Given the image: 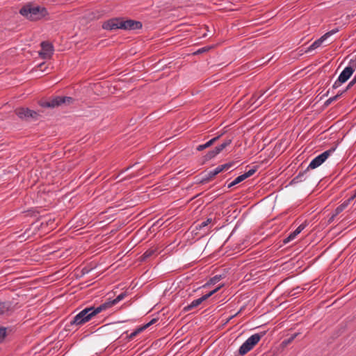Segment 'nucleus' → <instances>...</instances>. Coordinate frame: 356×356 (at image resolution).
<instances>
[{
    "label": "nucleus",
    "mask_w": 356,
    "mask_h": 356,
    "mask_svg": "<svg viewBox=\"0 0 356 356\" xmlns=\"http://www.w3.org/2000/svg\"><path fill=\"white\" fill-rule=\"evenodd\" d=\"M102 311V307L100 305L97 307H90L85 308L74 316L70 323L71 325H81L88 322L92 317Z\"/></svg>",
    "instance_id": "nucleus-1"
},
{
    "label": "nucleus",
    "mask_w": 356,
    "mask_h": 356,
    "mask_svg": "<svg viewBox=\"0 0 356 356\" xmlns=\"http://www.w3.org/2000/svg\"><path fill=\"white\" fill-rule=\"evenodd\" d=\"M336 149V147H331L327 151H325L320 155L315 157L309 163L307 168L303 171L299 172V174L293 179L292 182L298 183L302 181V177L306 175L309 169H315L320 166Z\"/></svg>",
    "instance_id": "nucleus-2"
},
{
    "label": "nucleus",
    "mask_w": 356,
    "mask_h": 356,
    "mask_svg": "<svg viewBox=\"0 0 356 356\" xmlns=\"http://www.w3.org/2000/svg\"><path fill=\"white\" fill-rule=\"evenodd\" d=\"M356 68V56L351 59L348 65L341 72L338 79L334 83L332 88H339L342 83L346 82Z\"/></svg>",
    "instance_id": "nucleus-3"
},
{
    "label": "nucleus",
    "mask_w": 356,
    "mask_h": 356,
    "mask_svg": "<svg viewBox=\"0 0 356 356\" xmlns=\"http://www.w3.org/2000/svg\"><path fill=\"white\" fill-rule=\"evenodd\" d=\"M43 10L44 8L41 9L39 6H26L21 8L19 13L27 19L35 21L43 16Z\"/></svg>",
    "instance_id": "nucleus-4"
},
{
    "label": "nucleus",
    "mask_w": 356,
    "mask_h": 356,
    "mask_svg": "<svg viewBox=\"0 0 356 356\" xmlns=\"http://www.w3.org/2000/svg\"><path fill=\"white\" fill-rule=\"evenodd\" d=\"M74 99L70 97H55L52 99L46 102V107L55 108L62 104H70Z\"/></svg>",
    "instance_id": "nucleus-5"
},
{
    "label": "nucleus",
    "mask_w": 356,
    "mask_h": 356,
    "mask_svg": "<svg viewBox=\"0 0 356 356\" xmlns=\"http://www.w3.org/2000/svg\"><path fill=\"white\" fill-rule=\"evenodd\" d=\"M15 113L20 119L27 121L31 119H36L38 115L37 112L24 107L17 108Z\"/></svg>",
    "instance_id": "nucleus-6"
},
{
    "label": "nucleus",
    "mask_w": 356,
    "mask_h": 356,
    "mask_svg": "<svg viewBox=\"0 0 356 356\" xmlns=\"http://www.w3.org/2000/svg\"><path fill=\"white\" fill-rule=\"evenodd\" d=\"M339 31L338 29H332L326 33H325L323 35H322L319 39L314 41L305 51L306 53L314 50L318 47H320L323 42H325L330 36L334 35V33H337Z\"/></svg>",
    "instance_id": "nucleus-7"
},
{
    "label": "nucleus",
    "mask_w": 356,
    "mask_h": 356,
    "mask_svg": "<svg viewBox=\"0 0 356 356\" xmlns=\"http://www.w3.org/2000/svg\"><path fill=\"white\" fill-rule=\"evenodd\" d=\"M121 29L124 30H137L140 29L143 26L142 23L139 21L133 19L123 20L121 19Z\"/></svg>",
    "instance_id": "nucleus-8"
},
{
    "label": "nucleus",
    "mask_w": 356,
    "mask_h": 356,
    "mask_svg": "<svg viewBox=\"0 0 356 356\" xmlns=\"http://www.w3.org/2000/svg\"><path fill=\"white\" fill-rule=\"evenodd\" d=\"M232 143V139H227L225 142H223L221 145L215 147L213 150L209 151L205 156L204 160L209 161L216 155H218L222 150H223L226 147H227Z\"/></svg>",
    "instance_id": "nucleus-9"
},
{
    "label": "nucleus",
    "mask_w": 356,
    "mask_h": 356,
    "mask_svg": "<svg viewBox=\"0 0 356 356\" xmlns=\"http://www.w3.org/2000/svg\"><path fill=\"white\" fill-rule=\"evenodd\" d=\"M121 19L120 18H113L106 22H104L102 24V28L105 30H115L120 29H121Z\"/></svg>",
    "instance_id": "nucleus-10"
},
{
    "label": "nucleus",
    "mask_w": 356,
    "mask_h": 356,
    "mask_svg": "<svg viewBox=\"0 0 356 356\" xmlns=\"http://www.w3.org/2000/svg\"><path fill=\"white\" fill-rule=\"evenodd\" d=\"M127 296L126 293H122L120 295H118L115 299L113 300H108L102 305H100L101 307H102V310H106L108 308L111 307L114 305L117 304L122 300H123Z\"/></svg>",
    "instance_id": "nucleus-11"
},
{
    "label": "nucleus",
    "mask_w": 356,
    "mask_h": 356,
    "mask_svg": "<svg viewBox=\"0 0 356 356\" xmlns=\"http://www.w3.org/2000/svg\"><path fill=\"white\" fill-rule=\"evenodd\" d=\"M264 335V333H256L250 336L249 338L247 339L245 341L248 342L252 347H254L261 339V337Z\"/></svg>",
    "instance_id": "nucleus-12"
},
{
    "label": "nucleus",
    "mask_w": 356,
    "mask_h": 356,
    "mask_svg": "<svg viewBox=\"0 0 356 356\" xmlns=\"http://www.w3.org/2000/svg\"><path fill=\"white\" fill-rule=\"evenodd\" d=\"M157 254L158 248L156 247H152L144 252L141 257V259L145 261L154 255H156Z\"/></svg>",
    "instance_id": "nucleus-13"
},
{
    "label": "nucleus",
    "mask_w": 356,
    "mask_h": 356,
    "mask_svg": "<svg viewBox=\"0 0 356 356\" xmlns=\"http://www.w3.org/2000/svg\"><path fill=\"white\" fill-rule=\"evenodd\" d=\"M220 136L219 135L216 137L213 138L212 139H211L210 140L207 142L205 144L198 145L196 149L197 151L200 152V151L205 149L206 148L209 147L213 144H214V143L216 142L220 138Z\"/></svg>",
    "instance_id": "nucleus-14"
},
{
    "label": "nucleus",
    "mask_w": 356,
    "mask_h": 356,
    "mask_svg": "<svg viewBox=\"0 0 356 356\" xmlns=\"http://www.w3.org/2000/svg\"><path fill=\"white\" fill-rule=\"evenodd\" d=\"M204 300H206L205 298L202 296L201 298H197L196 300H193L191 304H189L187 307H185V309L188 311L199 306L202 304Z\"/></svg>",
    "instance_id": "nucleus-15"
},
{
    "label": "nucleus",
    "mask_w": 356,
    "mask_h": 356,
    "mask_svg": "<svg viewBox=\"0 0 356 356\" xmlns=\"http://www.w3.org/2000/svg\"><path fill=\"white\" fill-rule=\"evenodd\" d=\"M252 348L253 347H252V346H250L248 342L245 341L239 348L238 353L241 355H244Z\"/></svg>",
    "instance_id": "nucleus-16"
},
{
    "label": "nucleus",
    "mask_w": 356,
    "mask_h": 356,
    "mask_svg": "<svg viewBox=\"0 0 356 356\" xmlns=\"http://www.w3.org/2000/svg\"><path fill=\"white\" fill-rule=\"evenodd\" d=\"M54 51V48L51 43L46 41V60L51 58Z\"/></svg>",
    "instance_id": "nucleus-17"
},
{
    "label": "nucleus",
    "mask_w": 356,
    "mask_h": 356,
    "mask_svg": "<svg viewBox=\"0 0 356 356\" xmlns=\"http://www.w3.org/2000/svg\"><path fill=\"white\" fill-rule=\"evenodd\" d=\"M223 277H225V275H216V276L213 277L212 278H211L209 280V281H208L204 285V286L205 287V286H207L211 285V284H215L216 283L218 282Z\"/></svg>",
    "instance_id": "nucleus-18"
},
{
    "label": "nucleus",
    "mask_w": 356,
    "mask_h": 356,
    "mask_svg": "<svg viewBox=\"0 0 356 356\" xmlns=\"http://www.w3.org/2000/svg\"><path fill=\"white\" fill-rule=\"evenodd\" d=\"M217 175H218V173H217V172H216V169H214L213 170H211L206 175L205 177L203 178V179L202 180V183L209 182Z\"/></svg>",
    "instance_id": "nucleus-19"
},
{
    "label": "nucleus",
    "mask_w": 356,
    "mask_h": 356,
    "mask_svg": "<svg viewBox=\"0 0 356 356\" xmlns=\"http://www.w3.org/2000/svg\"><path fill=\"white\" fill-rule=\"evenodd\" d=\"M233 164H234L233 162H230V163H227L219 165L216 168H215L216 172H217V173L219 174L220 172H221L224 170H227L233 165Z\"/></svg>",
    "instance_id": "nucleus-20"
},
{
    "label": "nucleus",
    "mask_w": 356,
    "mask_h": 356,
    "mask_svg": "<svg viewBox=\"0 0 356 356\" xmlns=\"http://www.w3.org/2000/svg\"><path fill=\"white\" fill-rule=\"evenodd\" d=\"M9 310V306L6 302H0V316L4 314Z\"/></svg>",
    "instance_id": "nucleus-21"
},
{
    "label": "nucleus",
    "mask_w": 356,
    "mask_h": 356,
    "mask_svg": "<svg viewBox=\"0 0 356 356\" xmlns=\"http://www.w3.org/2000/svg\"><path fill=\"white\" fill-rule=\"evenodd\" d=\"M354 199H356V191H355L353 195H352L350 198H348L347 200H346L341 204H340V206L342 207L343 210H344L350 204V202Z\"/></svg>",
    "instance_id": "nucleus-22"
},
{
    "label": "nucleus",
    "mask_w": 356,
    "mask_h": 356,
    "mask_svg": "<svg viewBox=\"0 0 356 356\" xmlns=\"http://www.w3.org/2000/svg\"><path fill=\"white\" fill-rule=\"evenodd\" d=\"M84 17L88 20H93L95 19H98V15L94 12H89L86 13Z\"/></svg>",
    "instance_id": "nucleus-23"
},
{
    "label": "nucleus",
    "mask_w": 356,
    "mask_h": 356,
    "mask_svg": "<svg viewBox=\"0 0 356 356\" xmlns=\"http://www.w3.org/2000/svg\"><path fill=\"white\" fill-rule=\"evenodd\" d=\"M343 210L342 209V207H341L340 205L338 206L336 209L334 210V213L332 214V216L329 219V222H332L334 218L338 215L341 212H342Z\"/></svg>",
    "instance_id": "nucleus-24"
},
{
    "label": "nucleus",
    "mask_w": 356,
    "mask_h": 356,
    "mask_svg": "<svg viewBox=\"0 0 356 356\" xmlns=\"http://www.w3.org/2000/svg\"><path fill=\"white\" fill-rule=\"evenodd\" d=\"M298 235L296 234V233L293 231L291 233H290V234L283 240V243L286 244L290 242L291 241L293 240Z\"/></svg>",
    "instance_id": "nucleus-25"
},
{
    "label": "nucleus",
    "mask_w": 356,
    "mask_h": 356,
    "mask_svg": "<svg viewBox=\"0 0 356 356\" xmlns=\"http://www.w3.org/2000/svg\"><path fill=\"white\" fill-rule=\"evenodd\" d=\"M212 222L211 218H207L206 220L202 222L201 223L198 224L197 226V229H202L203 227L207 226L209 224H210Z\"/></svg>",
    "instance_id": "nucleus-26"
},
{
    "label": "nucleus",
    "mask_w": 356,
    "mask_h": 356,
    "mask_svg": "<svg viewBox=\"0 0 356 356\" xmlns=\"http://www.w3.org/2000/svg\"><path fill=\"white\" fill-rule=\"evenodd\" d=\"M265 92H266V91L261 92L260 95L254 94L250 99V101L252 102V104H253L256 103V102L257 100H259L264 95Z\"/></svg>",
    "instance_id": "nucleus-27"
},
{
    "label": "nucleus",
    "mask_w": 356,
    "mask_h": 356,
    "mask_svg": "<svg viewBox=\"0 0 356 356\" xmlns=\"http://www.w3.org/2000/svg\"><path fill=\"white\" fill-rule=\"evenodd\" d=\"M257 168H258L257 166H254L252 168H251L250 170H249L248 172H245L244 175H245V178L247 179V178L251 177L252 175H253L255 173V172L257 170Z\"/></svg>",
    "instance_id": "nucleus-28"
},
{
    "label": "nucleus",
    "mask_w": 356,
    "mask_h": 356,
    "mask_svg": "<svg viewBox=\"0 0 356 356\" xmlns=\"http://www.w3.org/2000/svg\"><path fill=\"white\" fill-rule=\"evenodd\" d=\"M223 285H220L219 286L216 287L213 291H210L209 293L204 295L203 296L205 298L206 300H207L209 298H210L212 295L216 293Z\"/></svg>",
    "instance_id": "nucleus-29"
},
{
    "label": "nucleus",
    "mask_w": 356,
    "mask_h": 356,
    "mask_svg": "<svg viewBox=\"0 0 356 356\" xmlns=\"http://www.w3.org/2000/svg\"><path fill=\"white\" fill-rule=\"evenodd\" d=\"M223 285H220L219 286L216 287L213 291H210L209 293L204 295L203 296L205 298L206 300H207L209 298H210L212 295L216 293Z\"/></svg>",
    "instance_id": "nucleus-30"
},
{
    "label": "nucleus",
    "mask_w": 356,
    "mask_h": 356,
    "mask_svg": "<svg viewBox=\"0 0 356 356\" xmlns=\"http://www.w3.org/2000/svg\"><path fill=\"white\" fill-rule=\"evenodd\" d=\"M223 285H220L219 286L216 287L213 291H210L209 293L204 295L203 296L205 298L206 300H207L209 298H210L212 295L216 293Z\"/></svg>",
    "instance_id": "nucleus-31"
},
{
    "label": "nucleus",
    "mask_w": 356,
    "mask_h": 356,
    "mask_svg": "<svg viewBox=\"0 0 356 356\" xmlns=\"http://www.w3.org/2000/svg\"><path fill=\"white\" fill-rule=\"evenodd\" d=\"M143 330H144V327H140V328L137 329L136 330L134 331L129 335V338L130 339H134L139 332H140Z\"/></svg>",
    "instance_id": "nucleus-32"
},
{
    "label": "nucleus",
    "mask_w": 356,
    "mask_h": 356,
    "mask_svg": "<svg viewBox=\"0 0 356 356\" xmlns=\"http://www.w3.org/2000/svg\"><path fill=\"white\" fill-rule=\"evenodd\" d=\"M6 336V330L5 327H0V341H2Z\"/></svg>",
    "instance_id": "nucleus-33"
},
{
    "label": "nucleus",
    "mask_w": 356,
    "mask_h": 356,
    "mask_svg": "<svg viewBox=\"0 0 356 356\" xmlns=\"http://www.w3.org/2000/svg\"><path fill=\"white\" fill-rule=\"evenodd\" d=\"M246 178L244 175V174L239 175L234 180V184H238L245 180Z\"/></svg>",
    "instance_id": "nucleus-34"
},
{
    "label": "nucleus",
    "mask_w": 356,
    "mask_h": 356,
    "mask_svg": "<svg viewBox=\"0 0 356 356\" xmlns=\"http://www.w3.org/2000/svg\"><path fill=\"white\" fill-rule=\"evenodd\" d=\"M57 224L54 223V219H51V218L48 219L47 221H46V225H51V229H53Z\"/></svg>",
    "instance_id": "nucleus-35"
},
{
    "label": "nucleus",
    "mask_w": 356,
    "mask_h": 356,
    "mask_svg": "<svg viewBox=\"0 0 356 356\" xmlns=\"http://www.w3.org/2000/svg\"><path fill=\"white\" fill-rule=\"evenodd\" d=\"M210 49H211V47H204L200 48L196 52H195V54H200L206 52V51H209Z\"/></svg>",
    "instance_id": "nucleus-36"
},
{
    "label": "nucleus",
    "mask_w": 356,
    "mask_h": 356,
    "mask_svg": "<svg viewBox=\"0 0 356 356\" xmlns=\"http://www.w3.org/2000/svg\"><path fill=\"white\" fill-rule=\"evenodd\" d=\"M306 227V225L302 223L300 225L294 232L296 233L297 235H298Z\"/></svg>",
    "instance_id": "nucleus-37"
},
{
    "label": "nucleus",
    "mask_w": 356,
    "mask_h": 356,
    "mask_svg": "<svg viewBox=\"0 0 356 356\" xmlns=\"http://www.w3.org/2000/svg\"><path fill=\"white\" fill-rule=\"evenodd\" d=\"M356 83V75L354 77V79L348 83V86L346 87V88L343 90V92H345L346 90H348L350 87H352L355 83Z\"/></svg>",
    "instance_id": "nucleus-38"
},
{
    "label": "nucleus",
    "mask_w": 356,
    "mask_h": 356,
    "mask_svg": "<svg viewBox=\"0 0 356 356\" xmlns=\"http://www.w3.org/2000/svg\"><path fill=\"white\" fill-rule=\"evenodd\" d=\"M343 92H343V91H342V92H341L338 93L337 95H336L335 96H334V97H330V99L331 102H334V101L337 100V99H338L341 96V95H342Z\"/></svg>",
    "instance_id": "nucleus-39"
},
{
    "label": "nucleus",
    "mask_w": 356,
    "mask_h": 356,
    "mask_svg": "<svg viewBox=\"0 0 356 356\" xmlns=\"http://www.w3.org/2000/svg\"><path fill=\"white\" fill-rule=\"evenodd\" d=\"M76 270H81V275L80 276H82L86 273H89V269L88 268H76Z\"/></svg>",
    "instance_id": "nucleus-40"
},
{
    "label": "nucleus",
    "mask_w": 356,
    "mask_h": 356,
    "mask_svg": "<svg viewBox=\"0 0 356 356\" xmlns=\"http://www.w3.org/2000/svg\"><path fill=\"white\" fill-rule=\"evenodd\" d=\"M40 46L42 47V50L39 52L40 55L43 56L44 55V53H43V50L44 49V41H42L41 43H40Z\"/></svg>",
    "instance_id": "nucleus-41"
},
{
    "label": "nucleus",
    "mask_w": 356,
    "mask_h": 356,
    "mask_svg": "<svg viewBox=\"0 0 356 356\" xmlns=\"http://www.w3.org/2000/svg\"><path fill=\"white\" fill-rule=\"evenodd\" d=\"M297 335H298V334H294L291 335V337H290L288 339L286 343H291L297 337Z\"/></svg>",
    "instance_id": "nucleus-42"
},
{
    "label": "nucleus",
    "mask_w": 356,
    "mask_h": 356,
    "mask_svg": "<svg viewBox=\"0 0 356 356\" xmlns=\"http://www.w3.org/2000/svg\"><path fill=\"white\" fill-rule=\"evenodd\" d=\"M156 321V319H152L151 321H149L148 323H147L143 327L144 329L149 327L152 324H153Z\"/></svg>",
    "instance_id": "nucleus-43"
},
{
    "label": "nucleus",
    "mask_w": 356,
    "mask_h": 356,
    "mask_svg": "<svg viewBox=\"0 0 356 356\" xmlns=\"http://www.w3.org/2000/svg\"><path fill=\"white\" fill-rule=\"evenodd\" d=\"M54 275H49L48 277L46 276V280H48L49 282H53L54 280L51 279V277H53Z\"/></svg>",
    "instance_id": "nucleus-44"
},
{
    "label": "nucleus",
    "mask_w": 356,
    "mask_h": 356,
    "mask_svg": "<svg viewBox=\"0 0 356 356\" xmlns=\"http://www.w3.org/2000/svg\"><path fill=\"white\" fill-rule=\"evenodd\" d=\"M332 103L330 99L329 98L327 100H326V102H325V106H328L330 105V104Z\"/></svg>",
    "instance_id": "nucleus-45"
},
{
    "label": "nucleus",
    "mask_w": 356,
    "mask_h": 356,
    "mask_svg": "<svg viewBox=\"0 0 356 356\" xmlns=\"http://www.w3.org/2000/svg\"><path fill=\"white\" fill-rule=\"evenodd\" d=\"M235 185H236V184H234V181H232L230 184H228L227 188H232V186H235Z\"/></svg>",
    "instance_id": "nucleus-46"
},
{
    "label": "nucleus",
    "mask_w": 356,
    "mask_h": 356,
    "mask_svg": "<svg viewBox=\"0 0 356 356\" xmlns=\"http://www.w3.org/2000/svg\"><path fill=\"white\" fill-rule=\"evenodd\" d=\"M49 243L47 244V245H49ZM46 246H47V244H46ZM56 250H49L48 251L47 248H46V252H48V254H51L53 252H54Z\"/></svg>",
    "instance_id": "nucleus-47"
},
{
    "label": "nucleus",
    "mask_w": 356,
    "mask_h": 356,
    "mask_svg": "<svg viewBox=\"0 0 356 356\" xmlns=\"http://www.w3.org/2000/svg\"><path fill=\"white\" fill-rule=\"evenodd\" d=\"M49 67L46 66V71L48 70Z\"/></svg>",
    "instance_id": "nucleus-48"
}]
</instances>
